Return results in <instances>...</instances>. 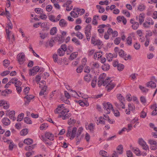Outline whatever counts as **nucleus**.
I'll use <instances>...</instances> for the list:
<instances>
[{
	"instance_id": "nucleus-1",
	"label": "nucleus",
	"mask_w": 157,
	"mask_h": 157,
	"mask_svg": "<svg viewBox=\"0 0 157 157\" xmlns=\"http://www.w3.org/2000/svg\"><path fill=\"white\" fill-rule=\"evenodd\" d=\"M77 130V128L75 127H74L72 129V127L71 126L68 127L67 136L68 137L70 136V139L71 140H72L76 136Z\"/></svg>"
},
{
	"instance_id": "nucleus-2",
	"label": "nucleus",
	"mask_w": 157,
	"mask_h": 157,
	"mask_svg": "<svg viewBox=\"0 0 157 157\" xmlns=\"http://www.w3.org/2000/svg\"><path fill=\"white\" fill-rule=\"evenodd\" d=\"M69 112L68 109H66L62 110V112H60L59 113V117H62L63 120H66L68 119L71 116L70 113H68Z\"/></svg>"
},
{
	"instance_id": "nucleus-3",
	"label": "nucleus",
	"mask_w": 157,
	"mask_h": 157,
	"mask_svg": "<svg viewBox=\"0 0 157 157\" xmlns=\"http://www.w3.org/2000/svg\"><path fill=\"white\" fill-rule=\"evenodd\" d=\"M92 26L90 24L87 25L85 28L84 32L87 40H89L91 36V30Z\"/></svg>"
},
{
	"instance_id": "nucleus-4",
	"label": "nucleus",
	"mask_w": 157,
	"mask_h": 157,
	"mask_svg": "<svg viewBox=\"0 0 157 157\" xmlns=\"http://www.w3.org/2000/svg\"><path fill=\"white\" fill-rule=\"evenodd\" d=\"M17 59L20 64H23L25 60V55L24 53L21 52L18 54L17 55Z\"/></svg>"
},
{
	"instance_id": "nucleus-5",
	"label": "nucleus",
	"mask_w": 157,
	"mask_h": 157,
	"mask_svg": "<svg viewBox=\"0 0 157 157\" xmlns=\"http://www.w3.org/2000/svg\"><path fill=\"white\" fill-rule=\"evenodd\" d=\"M139 143L141 147L144 150H149V147L146 142L142 139H139Z\"/></svg>"
},
{
	"instance_id": "nucleus-6",
	"label": "nucleus",
	"mask_w": 157,
	"mask_h": 157,
	"mask_svg": "<svg viewBox=\"0 0 157 157\" xmlns=\"http://www.w3.org/2000/svg\"><path fill=\"white\" fill-rule=\"evenodd\" d=\"M119 55L120 57L123 58L125 60L131 59V56L129 55H128L126 54L125 53L124 51L122 50H120L119 51Z\"/></svg>"
},
{
	"instance_id": "nucleus-7",
	"label": "nucleus",
	"mask_w": 157,
	"mask_h": 157,
	"mask_svg": "<svg viewBox=\"0 0 157 157\" xmlns=\"http://www.w3.org/2000/svg\"><path fill=\"white\" fill-rule=\"evenodd\" d=\"M61 15L59 14L56 18L53 15H51L48 16L49 19L51 21L53 22H58L60 19L61 17Z\"/></svg>"
},
{
	"instance_id": "nucleus-8",
	"label": "nucleus",
	"mask_w": 157,
	"mask_h": 157,
	"mask_svg": "<svg viewBox=\"0 0 157 157\" xmlns=\"http://www.w3.org/2000/svg\"><path fill=\"white\" fill-rule=\"evenodd\" d=\"M39 67L38 66H37L34 67L33 69L30 70L29 75H34L39 71Z\"/></svg>"
},
{
	"instance_id": "nucleus-9",
	"label": "nucleus",
	"mask_w": 157,
	"mask_h": 157,
	"mask_svg": "<svg viewBox=\"0 0 157 157\" xmlns=\"http://www.w3.org/2000/svg\"><path fill=\"white\" fill-rule=\"evenodd\" d=\"M66 109L64 106L63 104L59 105L58 106L57 108L54 111L55 113H59L60 112H62V110Z\"/></svg>"
},
{
	"instance_id": "nucleus-10",
	"label": "nucleus",
	"mask_w": 157,
	"mask_h": 157,
	"mask_svg": "<svg viewBox=\"0 0 157 157\" xmlns=\"http://www.w3.org/2000/svg\"><path fill=\"white\" fill-rule=\"evenodd\" d=\"M45 136L47 138L51 140H53L54 139V135L49 132H46Z\"/></svg>"
},
{
	"instance_id": "nucleus-11",
	"label": "nucleus",
	"mask_w": 157,
	"mask_h": 157,
	"mask_svg": "<svg viewBox=\"0 0 157 157\" xmlns=\"http://www.w3.org/2000/svg\"><path fill=\"white\" fill-rule=\"evenodd\" d=\"M67 22L64 19H61L59 21V25L62 27H65L67 25Z\"/></svg>"
},
{
	"instance_id": "nucleus-12",
	"label": "nucleus",
	"mask_w": 157,
	"mask_h": 157,
	"mask_svg": "<svg viewBox=\"0 0 157 157\" xmlns=\"http://www.w3.org/2000/svg\"><path fill=\"white\" fill-rule=\"evenodd\" d=\"M115 84L112 82L111 83L109 84V85H107L106 86L105 88L108 91L110 92L115 87Z\"/></svg>"
},
{
	"instance_id": "nucleus-13",
	"label": "nucleus",
	"mask_w": 157,
	"mask_h": 157,
	"mask_svg": "<svg viewBox=\"0 0 157 157\" xmlns=\"http://www.w3.org/2000/svg\"><path fill=\"white\" fill-rule=\"evenodd\" d=\"M73 10L75 11L76 13H78V15L80 14V15H83L85 12L84 9H83L76 8H74Z\"/></svg>"
},
{
	"instance_id": "nucleus-14",
	"label": "nucleus",
	"mask_w": 157,
	"mask_h": 157,
	"mask_svg": "<svg viewBox=\"0 0 157 157\" xmlns=\"http://www.w3.org/2000/svg\"><path fill=\"white\" fill-rule=\"evenodd\" d=\"M3 124L5 126L9 125L10 123V120L7 117L3 118L2 121Z\"/></svg>"
},
{
	"instance_id": "nucleus-15",
	"label": "nucleus",
	"mask_w": 157,
	"mask_h": 157,
	"mask_svg": "<svg viewBox=\"0 0 157 157\" xmlns=\"http://www.w3.org/2000/svg\"><path fill=\"white\" fill-rule=\"evenodd\" d=\"M147 87L154 88L156 87V84L154 82L151 81L147 83Z\"/></svg>"
},
{
	"instance_id": "nucleus-16",
	"label": "nucleus",
	"mask_w": 157,
	"mask_h": 157,
	"mask_svg": "<svg viewBox=\"0 0 157 157\" xmlns=\"http://www.w3.org/2000/svg\"><path fill=\"white\" fill-rule=\"evenodd\" d=\"M10 118L13 121L16 120V118L15 117V112L14 111H11L9 114Z\"/></svg>"
},
{
	"instance_id": "nucleus-17",
	"label": "nucleus",
	"mask_w": 157,
	"mask_h": 157,
	"mask_svg": "<svg viewBox=\"0 0 157 157\" xmlns=\"http://www.w3.org/2000/svg\"><path fill=\"white\" fill-rule=\"evenodd\" d=\"M39 35L41 39L44 40L47 37L48 33L42 31L40 33Z\"/></svg>"
},
{
	"instance_id": "nucleus-18",
	"label": "nucleus",
	"mask_w": 157,
	"mask_h": 157,
	"mask_svg": "<svg viewBox=\"0 0 157 157\" xmlns=\"http://www.w3.org/2000/svg\"><path fill=\"white\" fill-rule=\"evenodd\" d=\"M145 18V14L144 13H142L140 15L139 17V21L140 24H141L144 21Z\"/></svg>"
},
{
	"instance_id": "nucleus-19",
	"label": "nucleus",
	"mask_w": 157,
	"mask_h": 157,
	"mask_svg": "<svg viewBox=\"0 0 157 157\" xmlns=\"http://www.w3.org/2000/svg\"><path fill=\"white\" fill-rule=\"evenodd\" d=\"M114 104L116 107L119 109H120L121 108L122 109H124L125 108V106L123 102L122 105L121 104V102L119 103L117 102H115L114 103Z\"/></svg>"
},
{
	"instance_id": "nucleus-20",
	"label": "nucleus",
	"mask_w": 157,
	"mask_h": 157,
	"mask_svg": "<svg viewBox=\"0 0 157 157\" xmlns=\"http://www.w3.org/2000/svg\"><path fill=\"white\" fill-rule=\"evenodd\" d=\"M92 76L90 74H87L84 78V80L87 82H89L91 80Z\"/></svg>"
},
{
	"instance_id": "nucleus-21",
	"label": "nucleus",
	"mask_w": 157,
	"mask_h": 157,
	"mask_svg": "<svg viewBox=\"0 0 157 157\" xmlns=\"http://www.w3.org/2000/svg\"><path fill=\"white\" fill-rule=\"evenodd\" d=\"M55 40L58 41L59 44H61L63 42V39L62 36H57L55 37Z\"/></svg>"
},
{
	"instance_id": "nucleus-22",
	"label": "nucleus",
	"mask_w": 157,
	"mask_h": 157,
	"mask_svg": "<svg viewBox=\"0 0 157 157\" xmlns=\"http://www.w3.org/2000/svg\"><path fill=\"white\" fill-rule=\"evenodd\" d=\"M117 97L119 100L121 104H123V102L124 101V98L122 96L121 94H118L117 95Z\"/></svg>"
},
{
	"instance_id": "nucleus-23",
	"label": "nucleus",
	"mask_w": 157,
	"mask_h": 157,
	"mask_svg": "<svg viewBox=\"0 0 157 157\" xmlns=\"http://www.w3.org/2000/svg\"><path fill=\"white\" fill-rule=\"evenodd\" d=\"M123 146L121 145H119L117 148V155L118 154H121L123 152Z\"/></svg>"
},
{
	"instance_id": "nucleus-24",
	"label": "nucleus",
	"mask_w": 157,
	"mask_h": 157,
	"mask_svg": "<svg viewBox=\"0 0 157 157\" xmlns=\"http://www.w3.org/2000/svg\"><path fill=\"white\" fill-rule=\"evenodd\" d=\"M99 17L98 15L94 16L92 20V24L94 25H97L98 24V20L99 19Z\"/></svg>"
},
{
	"instance_id": "nucleus-25",
	"label": "nucleus",
	"mask_w": 157,
	"mask_h": 157,
	"mask_svg": "<svg viewBox=\"0 0 157 157\" xmlns=\"http://www.w3.org/2000/svg\"><path fill=\"white\" fill-rule=\"evenodd\" d=\"M112 82V81L111 80L110 78H107L104 80V82H103V86H106L107 85H109V84L111 83Z\"/></svg>"
},
{
	"instance_id": "nucleus-26",
	"label": "nucleus",
	"mask_w": 157,
	"mask_h": 157,
	"mask_svg": "<svg viewBox=\"0 0 157 157\" xmlns=\"http://www.w3.org/2000/svg\"><path fill=\"white\" fill-rule=\"evenodd\" d=\"M102 68L104 71H108L110 68V66L108 64L105 63L102 65Z\"/></svg>"
},
{
	"instance_id": "nucleus-27",
	"label": "nucleus",
	"mask_w": 157,
	"mask_h": 157,
	"mask_svg": "<svg viewBox=\"0 0 157 157\" xmlns=\"http://www.w3.org/2000/svg\"><path fill=\"white\" fill-rule=\"evenodd\" d=\"M33 143V140L29 138L25 139L24 141V143L27 145H29L32 144Z\"/></svg>"
},
{
	"instance_id": "nucleus-28",
	"label": "nucleus",
	"mask_w": 157,
	"mask_h": 157,
	"mask_svg": "<svg viewBox=\"0 0 157 157\" xmlns=\"http://www.w3.org/2000/svg\"><path fill=\"white\" fill-rule=\"evenodd\" d=\"M106 107L111 109L113 110V109L112 105L109 102H107V103L103 104V108H106Z\"/></svg>"
},
{
	"instance_id": "nucleus-29",
	"label": "nucleus",
	"mask_w": 157,
	"mask_h": 157,
	"mask_svg": "<svg viewBox=\"0 0 157 157\" xmlns=\"http://www.w3.org/2000/svg\"><path fill=\"white\" fill-rule=\"evenodd\" d=\"M8 144H9V150H11V151L12 150L14 146H15V144H14V143L13 142V141L10 140V142H9V143H8Z\"/></svg>"
},
{
	"instance_id": "nucleus-30",
	"label": "nucleus",
	"mask_w": 157,
	"mask_h": 157,
	"mask_svg": "<svg viewBox=\"0 0 157 157\" xmlns=\"http://www.w3.org/2000/svg\"><path fill=\"white\" fill-rule=\"evenodd\" d=\"M78 53L77 52L72 53L71 55L69 58V59L72 60L75 59L78 56Z\"/></svg>"
},
{
	"instance_id": "nucleus-31",
	"label": "nucleus",
	"mask_w": 157,
	"mask_h": 157,
	"mask_svg": "<svg viewBox=\"0 0 157 157\" xmlns=\"http://www.w3.org/2000/svg\"><path fill=\"white\" fill-rule=\"evenodd\" d=\"M8 21L9 22H8V24H7V25H6V29L7 28L9 30V29H12L13 28L12 24L11 23V21L10 19H9Z\"/></svg>"
},
{
	"instance_id": "nucleus-32",
	"label": "nucleus",
	"mask_w": 157,
	"mask_h": 157,
	"mask_svg": "<svg viewBox=\"0 0 157 157\" xmlns=\"http://www.w3.org/2000/svg\"><path fill=\"white\" fill-rule=\"evenodd\" d=\"M72 41L77 45H80L81 43L79 40L75 37H73L72 40Z\"/></svg>"
},
{
	"instance_id": "nucleus-33",
	"label": "nucleus",
	"mask_w": 157,
	"mask_h": 157,
	"mask_svg": "<svg viewBox=\"0 0 157 157\" xmlns=\"http://www.w3.org/2000/svg\"><path fill=\"white\" fill-rule=\"evenodd\" d=\"M57 31V29L56 27H53L50 30V34L51 35H54L56 34Z\"/></svg>"
},
{
	"instance_id": "nucleus-34",
	"label": "nucleus",
	"mask_w": 157,
	"mask_h": 157,
	"mask_svg": "<svg viewBox=\"0 0 157 157\" xmlns=\"http://www.w3.org/2000/svg\"><path fill=\"white\" fill-rule=\"evenodd\" d=\"M97 78L96 77H94L92 80L91 85L93 88H94L95 87L97 83Z\"/></svg>"
},
{
	"instance_id": "nucleus-35",
	"label": "nucleus",
	"mask_w": 157,
	"mask_h": 157,
	"mask_svg": "<svg viewBox=\"0 0 157 157\" xmlns=\"http://www.w3.org/2000/svg\"><path fill=\"white\" fill-rule=\"evenodd\" d=\"M24 114L23 113H21L20 114H19L17 117V121H21L23 118L24 117Z\"/></svg>"
},
{
	"instance_id": "nucleus-36",
	"label": "nucleus",
	"mask_w": 157,
	"mask_h": 157,
	"mask_svg": "<svg viewBox=\"0 0 157 157\" xmlns=\"http://www.w3.org/2000/svg\"><path fill=\"white\" fill-rule=\"evenodd\" d=\"M134 152L138 155H141V152L139 149L137 148H134L133 149Z\"/></svg>"
},
{
	"instance_id": "nucleus-37",
	"label": "nucleus",
	"mask_w": 157,
	"mask_h": 157,
	"mask_svg": "<svg viewBox=\"0 0 157 157\" xmlns=\"http://www.w3.org/2000/svg\"><path fill=\"white\" fill-rule=\"evenodd\" d=\"M127 44L128 45H131L132 44V38L131 36H128L126 39Z\"/></svg>"
},
{
	"instance_id": "nucleus-38",
	"label": "nucleus",
	"mask_w": 157,
	"mask_h": 157,
	"mask_svg": "<svg viewBox=\"0 0 157 157\" xmlns=\"http://www.w3.org/2000/svg\"><path fill=\"white\" fill-rule=\"evenodd\" d=\"M75 12V11H72L70 13L71 16L74 18H76L78 17V14Z\"/></svg>"
},
{
	"instance_id": "nucleus-39",
	"label": "nucleus",
	"mask_w": 157,
	"mask_h": 157,
	"mask_svg": "<svg viewBox=\"0 0 157 157\" xmlns=\"http://www.w3.org/2000/svg\"><path fill=\"white\" fill-rule=\"evenodd\" d=\"M78 102L80 105L82 106H87L89 105V103L88 102H86L85 103L81 100L79 101Z\"/></svg>"
},
{
	"instance_id": "nucleus-40",
	"label": "nucleus",
	"mask_w": 157,
	"mask_h": 157,
	"mask_svg": "<svg viewBox=\"0 0 157 157\" xmlns=\"http://www.w3.org/2000/svg\"><path fill=\"white\" fill-rule=\"evenodd\" d=\"M102 55L99 52L96 53L94 55V58L95 59H98L100 58H101Z\"/></svg>"
},
{
	"instance_id": "nucleus-41",
	"label": "nucleus",
	"mask_w": 157,
	"mask_h": 157,
	"mask_svg": "<svg viewBox=\"0 0 157 157\" xmlns=\"http://www.w3.org/2000/svg\"><path fill=\"white\" fill-rule=\"evenodd\" d=\"M28 133V130L27 129H24L22 130L20 132V134L22 136L26 135Z\"/></svg>"
},
{
	"instance_id": "nucleus-42",
	"label": "nucleus",
	"mask_w": 157,
	"mask_h": 157,
	"mask_svg": "<svg viewBox=\"0 0 157 157\" xmlns=\"http://www.w3.org/2000/svg\"><path fill=\"white\" fill-rule=\"evenodd\" d=\"M47 86H44L42 89H41L40 92L39 94L40 95H42L44 94V93L46 91L47 89Z\"/></svg>"
},
{
	"instance_id": "nucleus-43",
	"label": "nucleus",
	"mask_w": 157,
	"mask_h": 157,
	"mask_svg": "<svg viewBox=\"0 0 157 157\" xmlns=\"http://www.w3.org/2000/svg\"><path fill=\"white\" fill-rule=\"evenodd\" d=\"M98 31L99 33V35L100 36V37H103V34L104 32V29H103L99 28V29H98Z\"/></svg>"
},
{
	"instance_id": "nucleus-44",
	"label": "nucleus",
	"mask_w": 157,
	"mask_h": 157,
	"mask_svg": "<svg viewBox=\"0 0 157 157\" xmlns=\"http://www.w3.org/2000/svg\"><path fill=\"white\" fill-rule=\"evenodd\" d=\"M25 122L28 124H32V121H31L30 118L28 117H25L24 120Z\"/></svg>"
},
{
	"instance_id": "nucleus-45",
	"label": "nucleus",
	"mask_w": 157,
	"mask_h": 157,
	"mask_svg": "<svg viewBox=\"0 0 157 157\" xmlns=\"http://www.w3.org/2000/svg\"><path fill=\"white\" fill-rule=\"evenodd\" d=\"M149 143L151 145H154L155 146H157V142L155 141L150 140H149Z\"/></svg>"
},
{
	"instance_id": "nucleus-46",
	"label": "nucleus",
	"mask_w": 157,
	"mask_h": 157,
	"mask_svg": "<svg viewBox=\"0 0 157 157\" xmlns=\"http://www.w3.org/2000/svg\"><path fill=\"white\" fill-rule=\"evenodd\" d=\"M124 65L122 64L119 63V64L117 65V69L119 71H122L124 68Z\"/></svg>"
},
{
	"instance_id": "nucleus-47",
	"label": "nucleus",
	"mask_w": 157,
	"mask_h": 157,
	"mask_svg": "<svg viewBox=\"0 0 157 157\" xmlns=\"http://www.w3.org/2000/svg\"><path fill=\"white\" fill-rule=\"evenodd\" d=\"M128 109L129 110L131 111H132L134 110L135 109V107L134 105L131 103H128Z\"/></svg>"
},
{
	"instance_id": "nucleus-48",
	"label": "nucleus",
	"mask_w": 157,
	"mask_h": 157,
	"mask_svg": "<svg viewBox=\"0 0 157 157\" xmlns=\"http://www.w3.org/2000/svg\"><path fill=\"white\" fill-rule=\"evenodd\" d=\"M76 36L80 39H82L83 37V35L79 32L77 33Z\"/></svg>"
},
{
	"instance_id": "nucleus-49",
	"label": "nucleus",
	"mask_w": 157,
	"mask_h": 157,
	"mask_svg": "<svg viewBox=\"0 0 157 157\" xmlns=\"http://www.w3.org/2000/svg\"><path fill=\"white\" fill-rule=\"evenodd\" d=\"M139 26V25L138 22H136L134 23L132 25V29L134 30H136L137 29Z\"/></svg>"
},
{
	"instance_id": "nucleus-50",
	"label": "nucleus",
	"mask_w": 157,
	"mask_h": 157,
	"mask_svg": "<svg viewBox=\"0 0 157 157\" xmlns=\"http://www.w3.org/2000/svg\"><path fill=\"white\" fill-rule=\"evenodd\" d=\"M57 53L60 56H63L65 54V52L64 51H62L60 49H58L57 51Z\"/></svg>"
},
{
	"instance_id": "nucleus-51",
	"label": "nucleus",
	"mask_w": 157,
	"mask_h": 157,
	"mask_svg": "<svg viewBox=\"0 0 157 157\" xmlns=\"http://www.w3.org/2000/svg\"><path fill=\"white\" fill-rule=\"evenodd\" d=\"M106 77V75L104 73H103L99 75L98 79H100L103 81H104V79H105Z\"/></svg>"
},
{
	"instance_id": "nucleus-52",
	"label": "nucleus",
	"mask_w": 157,
	"mask_h": 157,
	"mask_svg": "<svg viewBox=\"0 0 157 157\" xmlns=\"http://www.w3.org/2000/svg\"><path fill=\"white\" fill-rule=\"evenodd\" d=\"M76 122V121L73 119L70 118L68 120V123L69 125L73 124H74Z\"/></svg>"
},
{
	"instance_id": "nucleus-53",
	"label": "nucleus",
	"mask_w": 157,
	"mask_h": 157,
	"mask_svg": "<svg viewBox=\"0 0 157 157\" xmlns=\"http://www.w3.org/2000/svg\"><path fill=\"white\" fill-rule=\"evenodd\" d=\"M3 63L5 67H7L10 64V62L8 60H5L3 61Z\"/></svg>"
},
{
	"instance_id": "nucleus-54",
	"label": "nucleus",
	"mask_w": 157,
	"mask_h": 157,
	"mask_svg": "<svg viewBox=\"0 0 157 157\" xmlns=\"http://www.w3.org/2000/svg\"><path fill=\"white\" fill-rule=\"evenodd\" d=\"M139 88L143 92H146L148 91V90L147 89L141 85H140L139 86Z\"/></svg>"
},
{
	"instance_id": "nucleus-55",
	"label": "nucleus",
	"mask_w": 157,
	"mask_h": 157,
	"mask_svg": "<svg viewBox=\"0 0 157 157\" xmlns=\"http://www.w3.org/2000/svg\"><path fill=\"white\" fill-rule=\"evenodd\" d=\"M48 127L47 124H43L40 126V128L41 130H43L46 129Z\"/></svg>"
},
{
	"instance_id": "nucleus-56",
	"label": "nucleus",
	"mask_w": 157,
	"mask_h": 157,
	"mask_svg": "<svg viewBox=\"0 0 157 157\" xmlns=\"http://www.w3.org/2000/svg\"><path fill=\"white\" fill-rule=\"evenodd\" d=\"M58 49H60L62 50V51H64V52H65L67 50V46L66 44L62 45L60 47V48Z\"/></svg>"
},
{
	"instance_id": "nucleus-57",
	"label": "nucleus",
	"mask_w": 157,
	"mask_h": 157,
	"mask_svg": "<svg viewBox=\"0 0 157 157\" xmlns=\"http://www.w3.org/2000/svg\"><path fill=\"white\" fill-rule=\"evenodd\" d=\"M89 130L91 132H93L94 130V126L92 123H90L89 124Z\"/></svg>"
},
{
	"instance_id": "nucleus-58",
	"label": "nucleus",
	"mask_w": 157,
	"mask_h": 157,
	"mask_svg": "<svg viewBox=\"0 0 157 157\" xmlns=\"http://www.w3.org/2000/svg\"><path fill=\"white\" fill-rule=\"evenodd\" d=\"M122 13L125 14L128 17L130 16V13L129 12L126 10H122Z\"/></svg>"
},
{
	"instance_id": "nucleus-59",
	"label": "nucleus",
	"mask_w": 157,
	"mask_h": 157,
	"mask_svg": "<svg viewBox=\"0 0 157 157\" xmlns=\"http://www.w3.org/2000/svg\"><path fill=\"white\" fill-rule=\"evenodd\" d=\"M113 111L114 115L116 117H119L120 116V113L118 110H114L113 109Z\"/></svg>"
},
{
	"instance_id": "nucleus-60",
	"label": "nucleus",
	"mask_w": 157,
	"mask_h": 157,
	"mask_svg": "<svg viewBox=\"0 0 157 157\" xmlns=\"http://www.w3.org/2000/svg\"><path fill=\"white\" fill-rule=\"evenodd\" d=\"M113 55L111 53H109L107 57V59H108L109 61H111L113 57Z\"/></svg>"
},
{
	"instance_id": "nucleus-61",
	"label": "nucleus",
	"mask_w": 157,
	"mask_h": 157,
	"mask_svg": "<svg viewBox=\"0 0 157 157\" xmlns=\"http://www.w3.org/2000/svg\"><path fill=\"white\" fill-rule=\"evenodd\" d=\"M82 139V137H80V136H78L77 135H76V137L75 138L77 142L76 144L77 145H78L80 141H81Z\"/></svg>"
},
{
	"instance_id": "nucleus-62",
	"label": "nucleus",
	"mask_w": 157,
	"mask_h": 157,
	"mask_svg": "<svg viewBox=\"0 0 157 157\" xmlns=\"http://www.w3.org/2000/svg\"><path fill=\"white\" fill-rule=\"evenodd\" d=\"M121 39L120 37H117L116 38L114 41V43L115 44H118L120 42Z\"/></svg>"
},
{
	"instance_id": "nucleus-63",
	"label": "nucleus",
	"mask_w": 157,
	"mask_h": 157,
	"mask_svg": "<svg viewBox=\"0 0 157 157\" xmlns=\"http://www.w3.org/2000/svg\"><path fill=\"white\" fill-rule=\"evenodd\" d=\"M103 118L102 117H100L99 118V121L98 123L101 124H105V122L104 121V120Z\"/></svg>"
},
{
	"instance_id": "nucleus-64",
	"label": "nucleus",
	"mask_w": 157,
	"mask_h": 157,
	"mask_svg": "<svg viewBox=\"0 0 157 157\" xmlns=\"http://www.w3.org/2000/svg\"><path fill=\"white\" fill-rule=\"evenodd\" d=\"M149 126L151 128H153L155 131L157 132V127H155L153 124L152 123H150Z\"/></svg>"
}]
</instances>
